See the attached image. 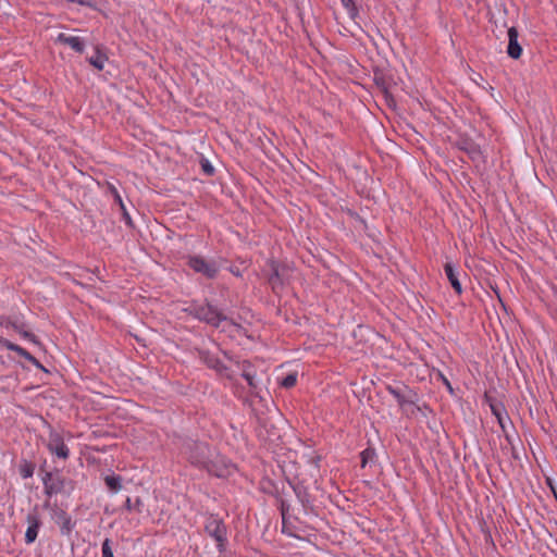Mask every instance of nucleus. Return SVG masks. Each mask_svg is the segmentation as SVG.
Masks as SVG:
<instances>
[{"instance_id":"obj_43","label":"nucleus","mask_w":557,"mask_h":557,"mask_svg":"<svg viewBox=\"0 0 557 557\" xmlns=\"http://www.w3.org/2000/svg\"><path fill=\"white\" fill-rule=\"evenodd\" d=\"M313 460H314V463L318 466V463H319V461H320V457L318 456V457H315Z\"/></svg>"},{"instance_id":"obj_15","label":"nucleus","mask_w":557,"mask_h":557,"mask_svg":"<svg viewBox=\"0 0 557 557\" xmlns=\"http://www.w3.org/2000/svg\"><path fill=\"white\" fill-rule=\"evenodd\" d=\"M54 521L60 527V531L63 535H69L75 525L71 516L63 509H58L54 512Z\"/></svg>"},{"instance_id":"obj_22","label":"nucleus","mask_w":557,"mask_h":557,"mask_svg":"<svg viewBox=\"0 0 557 557\" xmlns=\"http://www.w3.org/2000/svg\"><path fill=\"white\" fill-rule=\"evenodd\" d=\"M104 482L107 487L112 492H117L122 488V478L120 475H107Z\"/></svg>"},{"instance_id":"obj_25","label":"nucleus","mask_w":557,"mask_h":557,"mask_svg":"<svg viewBox=\"0 0 557 557\" xmlns=\"http://www.w3.org/2000/svg\"><path fill=\"white\" fill-rule=\"evenodd\" d=\"M404 389L406 391L403 396L397 399V403L400 407H404L406 405H414V398L417 397V394L413 393L411 389L408 388V386L404 385Z\"/></svg>"},{"instance_id":"obj_40","label":"nucleus","mask_w":557,"mask_h":557,"mask_svg":"<svg viewBox=\"0 0 557 557\" xmlns=\"http://www.w3.org/2000/svg\"><path fill=\"white\" fill-rule=\"evenodd\" d=\"M485 540H486L487 543H491L493 546H495L494 541H493L492 535H491L490 532H487V534L485 536Z\"/></svg>"},{"instance_id":"obj_31","label":"nucleus","mask_w":557,"mask_h":557,"mask_svg":"<svg viewBox=\"0 0 557 557\" xmlns=\"http://www.w3.org/2000/svg\"><path fill=\"white\" fill-rule=\"evenodd\" d=\"M277 502H278V509H280L282 520H283V525H285L286 516L289 512L290 505L288 504V502H286L282 497H277Z\"/></svg>"},{"instance_id":"obj_45","label":"nucleus","mask_w":557,"mask_h":557,"mask_svg":"<svg viewBox=\"0 0 557 557\" xmlns=\"http://www.w3.org/2000/svg\"><path fill=\"white\" fill-rule=\"evenodd\" d=\"M414 410H420V407H416L414 409H412L411 413H414Z\"/></svg>"},{"instance_id":"obj_39","label":"nucleus","mask_w":557,"mask_h":557,"mask_svg":"<svg viewBox=\"0 0 557 557\" xmlns=\"http://www.w3.org/2000/svg\"><path fill=\"white\" fill-rule=\"evenodd\" d=\"M441 377H442V381H443L444 385L448 388V391H449L450 393H453V392H454V389H453V387H451L450 382H449V381H448V380H447L443 374H441Z\"/></svg>"},{"instance_id":"obj_4","label":"nucleus","mask_w":557,"mask_h":557,"mask_svg":"<svg viewBox=\"0 0 557 557\" xmlns=\"http://www.w3.org/2000/svg\"><path fill=\"white\" fill-rule=\"evenodd\" d=\"M205 532L216 543L219 553H224L227 546V527L218 515H209L205 522Z\"/></svg>"},{"instance_id":"obj_11","label":"nucleus","mask_w":557,"mask_h":557,"mask_svg":"<svg viewBox=\"0 0 557 557\" xmlns=\"http://www.w3.org/2000/svg\"><path fill=\"white\" fill-rule=\"evenodd\" d=\"M508 34V46H507V54L511 59H519L522 54V47L518 41L519 33L516 27H510L507 32Z\"/></svg>"},{"instance_id":"obj_33","label":"nucleus","mask_w":557,"mask_h":557,"mask_svg":"<svg viewBox=\"0 0 557 557\" xmlns=\"http://www.w3.org/2000/svg\"><path fill=\"white\" fill-rule=\"evenodd\" d=\"M386 389L391 395H393L396 398V400L399 399L403 396V394L406 392L404 389V387L400 388V387H395L392 385H387Z\"/></svg>"},{"instance_id":"obj_26","label":"nucleus","mask_w":557,"mask_h":557,"mask_svg":"<svg viewBox=\"0 0 557 557\" xmlns=\"http://www.w3.org/2000/svg\"><path fill=\"white\" fill-rule=\"evenodd\" d=\"M143 506H144V503H143V500L139 497H137L134 503L132 502V499L129 497H127L126 500H125V504H124V508L127 511L135 510V511H137L139 513L141 512Z\"/></svg>"},{"instance_id":"obj_36","label":"nucleus","mask_w":557,"mask_h":557,"mask_svg":"<svg viewBox=\"0 0 557 557\" xmlns=\"http://www.w3.org/2000/svg\"><path fill=\"white\" fill-rule=\"evenodd\" d=\"M346 9H347V11H348L349 16H350L352 20H355V18L358 16V14H359V10H358V8H357V5H356L355 1H354L350 5H348Z\"/></svg>"},{"instance_id":"obj_24","label":"nucleus","mask_w":557,"mask_h":557,"mask_svg":"<svg viewBox=\"0 0 557 557\" xmlns=\"http://www.w3.org/2000/svg\"><path fill=\"white\" fill-rule=\"evenodd\" d=\"M243 367H244V369H243L242 376L247 381L250 388L256 389L257 384L255 382V374L250 371V369L252 368L251 363L248 361H245Z\"/></svg>"},{"instance_id":"obj_21","label":"nucleus","mask_w":557,"mask_h":557,"mask_svg":"<svg viewBox=\"0 0 557 557\" xmlns=\"http://www.w3.org/2000/svg\"><path fill=\"white\" fill-rule=\"evenodd\" d=\"M35 463L26 459H22L18 463V472L23 479H28L34 475Z\"/></svg>"},{"instance_id":"obj_34","label":"nucleus","mask_w":557,"mask_h":557,"mask_svg":"<svg viewBox=\"0 0 557 557\" xmlns=\"http://www.w3.org/2000/svg\"><path fill=\"white\" fill-rule=\"evenodd\" d=\"M2 346H4L9 350L15 351L17 354L20 352V350L22 348L21 346L16 345V344H14V343H12L10 341H8L7 338H4Z\"/></svg>"},{"instance_id":"obj_6","label":"nucleus","mask_w":557,"mask_h":557,"mask_svg":"<svg viewBox=\"0 0 557 557\" xmlns=\"http://www.w3.org/2000/svg\"><path fill=\"white\" fill-rule=\"evenodd\" d=\"M214 451L215 450L205 442H194L188 447V460L191 465L205 470Z\"/></svg>"},{"instance_id":"obj_44","label":"nucleus","mask_w":557,"mask_h":557,"mask_svg":"<svg viewBox=\"0 0 557 557\" xmlns=\"http://www.w3.org/2000/svg\"><path fill=\"white\" fill-rule=\"evenodd\" d=\"M512 455H513V457H515V458H517V456H516V449H515V447H513V446H512Z\"/></svg>"},{"instance_id":"obj_13","label":"nucleus","mask_w":557,"mask_h":557,"mask_svg":"<svg viewBox=\"0 0 557 557\" xmlns=\"http://www.w3.org/2000/svg\"><path fill=\"white\" fill-rule=\"evenodd\" d=\"M0 325L7 329L12 327L20 335H22L25 339H28L35 344H39L35 334L23 329V324H20L17 321L12 320L10 317H0Z\"/></svg>"},{"instance_id":"obj_18","label":"nucleus","mask_w":557,"mask_h":557,"mask_svg":"<svg viewBox=\"0 0 557 557\" xmlns=\"http://www.w3.org/2000/svg\"><path fill=\"white\" fill-rule=\"evenodd\" d=\"M287 482L293 488L297 499L305 508H307L310 504V494L308 488L301 482L293 483L290 480H287Z\"/></svg>"},{"instance_id":"obj_12","label":"nucleus","mask_w":557,"mask_h":557,"mask_svg":"<svg viewBox=\"0 0 557 557\" xmlns=\"http://www.w3.org/2000/svg\"><path fill=\"white\" fill-rule=\"evenodd\" d=\"M26 521L28 527L25 533V542L27 544H32L37 539L38 531L41 525V520L37 512H30L27 515Z\"/></svg>"},{"instance_id":"obj_23","label":"nucleus","mask_w":557,"mask_h":557,"mask_svg":"<svg viewBox=\"0 0 557 557\" xmlns=\"http://www.w3.org/2000/svg\"><path fill=\"white\" fill-rule=\"evenodd\" d=\"M114 200L120 206V209H121L122 215H123V220L126 223V225H128L129 227H133L134 224H133L132 218H131L129 213L127 212L120 194L115 189H114Z\"/></svg>"},{"instance_id":"obj_20","label":"nucleus","mask_w":557,"mask_h":557,"mask_svg":"<svg viewBox=\"0 0 557 557\" xmlns=\"http://www.w3.org/2000/svg\"><path fill=\"white\" fill-rule=\"evenodd\" d=\"M491 410H492V413L496 417L497 422H498L499 426L502 428V430L504 432H506V419L509 420V417L507 416L504 406L502 404H498V405L492 404Z\"/></svg>"},{"instance_id":"obj_3","label":"nucleus","mask_w":557,"mask_h":557,"mask_svg":"<svg viewBox=\"0 0 557 557\" xmlns=\"http://www.w3.org/2000/svg\"><path fill=\"white\" fill-rule=\"evenodd\" d=\"M269 274L268 283L275 295H280L284 286L289 282L292 269L280 261L271 259L267 262Z\"/></svg>"},{"instance_id":"obj_41","label":"nucleus","mask_w":557,"mask_h":557,"mask_svg":"<svg viewBox=\"0 0 557 557\" xmlns=\"http://www.w3.org/2000/svg\"><path fill=\"white\" fill-rule=\"evenodd\" d=\"M504 433H505V438H506V441L508 442V444H509V445H511V446H512V440H511V436L507 433V431H506V432H504Z\"/></svg>"},{"instance_id":"obj_35","label":"nucleus","mask_w":557,"mask_h":557,"mask_svg":"<svg viewBox=\"0 0 557 557\" xmlns=\"http://www.w3.org/2000/svg\"><path fill=\"white\" fill-rule=\"evenodd\" d=\"M2 346H4L9 350L15 351L17 354L20 352V350L22 348L21 346L16 345V344H14V343H12L10 341H8L7 338H4Z\"/></svg>"},{"instance_id":"obj_30","label":"nucleus","mask_w":557,"mask_h":557,"mask_svg":"<svg viewBox=\"0 0 557 557\" xmlns=\"http://www.w3.org/2000/svg\"><path fill=\"white\" fill-rule=\"evenodd\" d=\"M375 456V451L373 448H366L360 453L361 467L364 468L369 461H371Z\"/></svg>"},{"instance_id":"obj_8","label":"nucleus","mask_w":557,"mask_h":557,"mask_svg":"<svg viewBox=\"0 0 557 557\" xmlns=\"http://www.w3.org/2000/svg\"><path fill=\"white\" fill-rule=\"evenodd\" d=\"M47 448L51 454L55 455L60 459L65 460L70 456V449L65 445L62 434L52 428H50L49 431Z\"/></svg>"},{"instance_id":"obj_1","label":"nucleus","mask_w":557,"mask_h":557,"mask_svg":"<svg viewBox=\"0 0 557 557\" xmlns=\"http://www.w3.org/2000/svg\"><path fill=\"white\" fill-rule=\"evenodd\" d=\"M184 312L213 327H219L223 321L227 320V317L220 309L208 301L203 304L193 301L184 309Z\"/></svg>"},{"instance_id":"obj_38","label":"nucleus","mask_w":557,"mask_h":557,"mask_svg":"<svg viewBox=\"0 0 557 557\" xmlns=\"http://www.w3.org/2000/svg\"><path fill=\"white\" fill-rule=\"evenodd\" d=\"M69 2L78 3L81 5L90 7V0H67Z\"/></svg>"},{"instance_id":"obj_17","label":"nucleus","mask_w":557,"mask_h":557,"mask_svg":"<svg viewBox=\"0 0 557 557\" xmlns=\"http://www.w3.org/2000/svg\"><path fill=\"white\" fill-rule=\"evenodd\" d=\"M444 271L454 290L460 295L462 293V286L458 277L459 273L455 265L451 262H446L444 264Z\"/></svg>"},{"instance_id":"obj_14","label":"nucleus","mask_w":557,"mask_h":557,"mask_svg":"<svg viewBox=\"0 0 557 557\" xmlns=\"http://www.w3.org/2000/svg\"><path fill=\"white\" fill-rule=\"evenodd\" d=\"M55 42L66 45L77 53H83L85 51V41L81 37L69 36L64 33H60L55 38Z\"/></svg>"},{"instance_id":"obj_28","label":"nucleus","mask_w":557,"mask_h":557,"mask_svg":"<svg viewBox=\"0 0 557 557\" xmlns=\"http://www.w3.org/2000/svg\"><path fill=\"white\" fill-rule=\"evenodd\" d=\"M296 383H297V373L292 372V373H288L285 377H283L280 385L284 388H292L296 385Z\"/></svg>"},{"instance_id":"obj_5","label":"nucleus","mask_w":557,"mask_h":557,"mask_svg":"<svg viewBox=\"0 0 557 557\" xmlns=\"http://www.w3.org/2000/svg\"><path fill=\"white\" fill-rule=\"evenodd\" d=\"M187 265L196 273L202 274L208 280H214L220 272V267L215 260H207L199 255L189 256L187 259Z\"/></svg>"},{"instance_id":"obj_46","label":"nucleus","mask_w":557,"mask_h":557,"mask_svg":"<svg viewBox=\"0 0 557 557\" xmlns=\"http://www.w3.org/2000/svg\"><path fill=\"white\" fill-rule=\"evenodd\" d=\"M3 341H4V337H1V336H0V344H1V345L3 344Z\"/></svg>"},{"instance_id":"obj_29","label":"nucleus","mask_w":557,"mask_h":557,"mask_svg":"<svg viewBox=\"0 0 557 557\" xmlns=\"http://www.w3.org/2000/svg\"><path fill=\"white\" fill-rule=\"evenodd\" d=\"M112 540L109 537H106L101 545V555L102 557H114L113 555V547H112Z\"/></svg>"},{"instance_id":"obj_42","label":"nucleus","mask_w":557,"mask_h":557,"mask_svg":"<svg viewBox=\"0 0 557 557\" xmlns=\"http://www.w3.org/2000/svg\"><path fill=\"white\" fill-rule=\"evenodd\" d=\"M341 1H342L343 5H344L345 8H347V7H348V5H350L355 0H341Z\"/></svg>"},{"instance_id":"obj_19","label":"nucleus","mask_w":557,"mask_h":557,"mask_svg":"<svg viewBox=\"0 0 557 557\" xmlns=\"http://www.w3.org/2000/svg\"><path fill=\"white\" fill-rule=\"evenodd\" d=\"M107 60L108 57L101 51L99 46L96 47L95 55L87 58L88 63L98 71L103 70Z\"/></svg>"},{"instance_id":"obj_27","label":"nucleus","mask_w":557,"mask_h":557,"mask_svg":"<svg viewBox=\"0 0 557 557\" xmlns=\"http://www.w3.org/2000/svg\"><path fill=\"white\" fill-rule=\"evenodd\" d=\"M18 355L21 357L25 358L26 360H28L29 362H32L36 368L47 372L46 368L40 363V361L38 359H36L32 354H29L23 347L21 348Z\"/></svg>"},{"instance_id":"obj_7","label":"nucleus","mask_w":557,"mask_h":557,"mask_svg":"<svg viewBox=\"0 0 557 557\" xmlns=\"http://www.w3.org/2000/svg\"><path fill=\"white\" fill-rule=\"evenodd\" d=\"M234 468L235 467L231 461L226 460L214 451L210 462L207 463L205 470L218 478H226L232 473Z\"/></svg>"},{"instance_id":"obj_2","label":"nucleus","mask_w":557,"mask_h":557,"mask_svg":"<svg viewBox=\"0 0 557 557\" xmlns=\"http://www.w3.org/2000/svg\"><path fill=\"white\" fill-rule=\"evenodd\" d=\"M44 491L48 497L55 494H70L74 490V482L65 478L61 471H45L42 475Z\"/></svg>"},{"instance_id":"obj_10","label":"nucleus","mask_w":557,"mask_h":557,"mask_svg":"<svg viewBox=\"0 0 557 557\" xmlns=\"http://www.w3.org/2000/svg\"><path fill=\"white\" fill-rule=\"evenodd\" d=\"M391 81L392 78L385 75L382 71H374L373 82L380 91L384 95V98L388 104L394 102V98L389 92Z\"/></svg>"},{"instance_id":"obj_9","label":"nucleus","mask_w":557,"mask_h":557,"mask_svg":"<svg viewBox=\"0 0 557 557\" xmlns=\"http://www.w3.org/2000/svg\"><path fill=\"white\" fill-rule=\"evenodd\" d=\"M198 358L210 369L216 371L221 375L231 379L228 368L220 360V358L208 349L196 348Z\"/></svg>"},{"instance_id":"obj_37","label":"nucleus","mask_w":557,"mask_h":557,"mask_svg":"<svg viewBox=\"0 0 557 557\" xmlns=\"http://www.w3.org/2000/svg\"><path fill=\"white\" fill-rule=\"evenodd\" d=\"M546 483L549 486V488H550L552 493L554 494V497H555V499L557 502V487L554 485L553 480L547 478L546 479Z\"/></svg>"},{"instance_id":"obj_32","label":"nucleus","mask_w":557,"mask_h":557,"mask_svg":"<svg viewBox=\"0 0 557 557\" xmlns=\"http://www.w3.org/2000/svg\"><path fill=\"white\" fill-rule=\"evenodd\" d=\"M200 165L206 175L211 176L214 174V168L212 166L208 159L202 158L200 161Z\"/></svg>"},{"instance_id":"obj_16","label":"nucleus","mask_w":557,"mask_h":557,"mask_svg":"<svg viewBox=\"0 0 557 557\" xmlns=\"http://www.w3.org/2000/svg\"><path fill=\"white\" fill-rule=\"evenodd\" d=\"M458 147L465 151L473 161L482 157L481 148L470 138H463L459 141Z\"/></svg>"}]
</instances>
